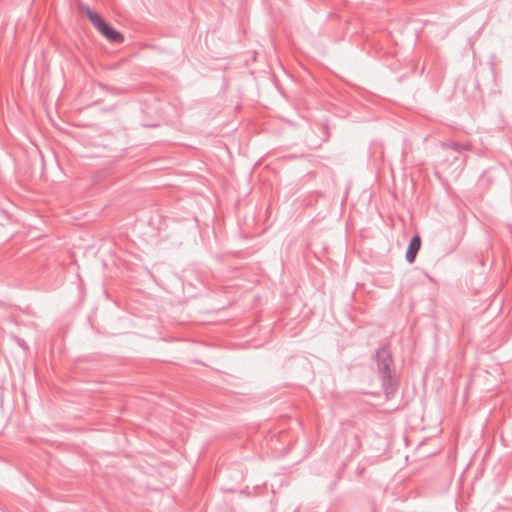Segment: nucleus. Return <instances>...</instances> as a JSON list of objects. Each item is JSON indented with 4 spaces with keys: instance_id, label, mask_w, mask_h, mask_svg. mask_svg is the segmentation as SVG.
<instances>
[{
    "instance_id": "nucleus-1",
    "label": "nucleus",
    "mask_w": 512,
    "mask_h": 512,
    "mask_svg": "<svg viewBox=\"0 0 512 512\" xmlns=\"http://www.w3.org/2000/svg\"><path fill=\"white\" fill-rule=\"evenodd\" d=\"M82 9L92 25L107 40L113 43H121L124 40V36L120 31L106 22L100 14L92 10L88 5L83 6Z\"/></svg>"
},
{
    "instance_id": "nucleus-2",
    "label": "nucleus",
    "mask_w": 512,
    "mask_h": 512,
    "mask_svg": "<svg viewBox=\"0 0 512 512\" xmlns=\"http://www.w3.org/2000/svg\"><path fill=\"white\" fill-rule=\"evenodd\" d=\"M421 247V238L419 236H415L406 251V259L409 263H412L415 260V257Z\"/></svg>"
},
{
    "instance_id": "nucleus-3",
    "label": "nucleus",
    "mask_w": 512,
    "mask_h": 512,
    "mask_svg": "<svg viewBox=\"0 0 512 512\" xmlns=\"http://www.w3.org/2000/svg\"><path fill=\"white\" fill-rule=\"evenodd\" d=\"M99 87L102 89V90H106L110 93H113V94H120L122 92V89L121 88H117V87H109L107 86L106 84H103V83H99L98 84Z\"/></svg>"
}]
</instances>
